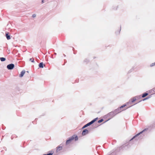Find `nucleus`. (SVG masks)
<instances>
[{
    "instance_id": "nucleus-1",
    "label": "nucleus",
    "mask_w": 155,
    "mask_h": 155,
    "mask_svg": "<svg viewBox=\"0 0 155 155\" xmlns=\"http://www.w3.org/2000/svg\"><path fill=\"white\" fill-rule=\"evenodd\" d=\"M96 119L95 118L93 120H92L91 122H90L87 123L83 127V128H85L86 127L90 125L91 124H93L96 120Z\"/></svg>"
},
{
    "instance_id": "nucleus-2",
    "label": "nucleus",
    "mask_w": 155,
    "mask_h": 155,
    "mask_svg": "<svg viewBox=\"0 0 155 155\" xmlns=\"http://www.w3.org/2000/svg\"><path fill=\"white\" fill-rule=\"evenodd\" d=\"M14 67V65L13 64H11L8 65L7 66V68L9 70H11Z\"/></svg>"
},
{
    "instance_id": "nucleus-3",
    "label": "nucleus",
    "mask_w": 155,
    "mask_h": 155,
    "mask_svg": "<svg viewBox=\"0 0 155 155\" xmlns=\"http://www.w3.org/2000/svg\"><path fill=\"white\" fill-rule=\"evenodd\" d=\"M74 139V136H73L72 137H71L69 139L67 140L66 142V143L67 144H69L71 142V141L73 140Z\"/></svg>"
},
{
    "instance_id": "nucleus-4",
    "label": "nucleus",
    "mask_w": 155,
    "mask_h": 155,
    "mask_svg": "<svg viewBox=\"0 0 155 155\" xmlns=\"http://www.w3.org/2000/svg\"><path fill=\"white\" fill-rule=\"evenodd\" d=\"M88 131L87 130H84L82 132V135L83 136L85 135L88 133Z\"/></svg>"
},
{
    "instance_id": "nucleus-5",
    "label": "nucleus",
    "mask_w": 155,
    "mask_h": 155,
    "mask_svg": "<svg viewBox=\"0 0 155 155\" xmlns=\"http://www.w3.org/2000/svg\"><path fill=\"white\" fill-rule=\"evenodd\" d=\"M146 129H144V130H143L142 131L140 132V133H139L138 134H137L136 135H135L133 138H132L131 140H132L133 138H134L135 137H136V136H137L138 135H139L140 134H142V133H143L144 131H145V130H146Z\"/></svg>"
},
{
    "instance_id": "nucleus-6",
    "label": "nucleus",
    "mask_w": 155,
    "mask_h": 155,
    "mask_svg": "<svg viewBox=\"0 0 155 155\" xmlns=\"http://www.w3.org/2000/svg\"><path fill=\"white\" fill-rule=\"evenodd\" d=\"M137 99H136V97H134V98H133L132 99H131V100L130 101H129V103H130V102H134V101H135Z\"/></svg>"
},
{
    "instance_id": "nucleus-7",
    "label": "nucleus",
    "mask_w": 155,
    "mask_h": 155,
    "mask_svg": "<svg viewBox=\"0 0 155 155\" xmlns=\"http://www.w3.org/2000/svg\"><path fill=\"white\" fill-rule=\"evenodd\" d=\"M25 73V71H22L21 72V74L19 76L21 77H22L23 76Z\"/></svg>"
},
{
    "instance_id": "nucleus-8",
    "label": "nucleus",
    "mask_w": 155,
    "mask_h": 155,
    "mask_svg": "<svg viewBox=\"0 0 155 155\" xmlns=\"http://www.w3.org/2000/svg\"><path fill=\"white\" fill-rule=\"evenodd\" d=\"M6 37L8 40H9L10 39V36L8 35V33H6Z\"/></svg>"
},
{
    "instance_id": "nucleus-9",
    "label": "nucleus",
    "mask_w": 155,
    "mask_h": 155,
    "mask_svg": "<svg viewBox=\"0 0 155 155\" xmlns=\"http://www.w3.org/2000/svg\"><path fill=\"white\" fill-rule=\"evenodd\" d=\"M43 64L42 62L40 63L39 65V66L40 68H43Z\"/></svg>"
},
{
    "instance_id": "nucleus-10",
    "label": "nucleus",
    "mask_w": 155,
    "mask_h": 155,
    "mask_svg": "<svg viewBox=\"0 0 155 155\" xmlns=\"http://www.w3.org/2000/svg\"><path fill=\"white\" fill-rule=\"evenodd\" d=\"M0 59L2 61H3L5 60V58H0Z\"/></svg>"
},
{
    "instance_id": "nucleus-11",
    "label": "nucleus",
    "mask_w": 155,
    "mask_h": 155,
    "mask_svg": "<svg viewBox=\"0 0 155 155\" xmlns=\"http://www.w3.org/2000/svg\"><path fill=\"white\" fill-rule=\"evenodd\" d=\"M34 58H31L29 59V61H31L32 62H34Z\"/></svg>"
},
{
    "instance_id": "nucleus-12",
    "label": "nucleus",
    "mask_w": 155,
    "mask_h": 155,
    "mask_svg": "<svg viewBox=\"0 0 155 155\" xmlns=\"http://www.w3.org/2000/svg\"><path fill=\"white\" fill-rule=\"evenodd\" d=\"M148 95V94L147 93H145L143 94V95L142 96V97H146V96H147Z\"/></svg>"
},
{
    "instance_id": "nucleus-13",
    "label": "nucleus",
    "mask_w": 155,
    "mask_h": 155,
    "mask_svg": "<svg viewBox=\"0 0 155 155\" xmlns=\"http://www.w3.org/2000/svg\"><path fill=\"white\" fill-rule=\"evenodd\" d=\"M62 147H59L57 148V150L58 151H59L60 150H61L62 149Z\"/></svg>"
},
{
    "instance_id": "nucleus-14",
    "label": "nucleus",
    "mask_w": 155,
    "mask_h": 155,
    "mask_svg": "<svg viewBox=\"0 0 155 155\" xmlns=\"http://www.w3.org/2000/svg\"><path fill=\"white\" fill-rule=\"evenodd\" d=\"M74 136V138H75V140L76 141L78 140V137L77 136H76L75 137H74L75 136Z\"/></svg>"
},
{
    "instance_id": "nucleus-15",
    "label": "nucleus",
    "mask_w": 155,
    "mask_h": 155,
    "mask_svg": "<svg viewBox=\"0 0 155 155\" xmlns=\"http://www.w3.org/2000/svg\"><path fill=\"white\" fill-rule=\"evenodd\" d=\"M36 16V15L35 14H33V15H32V17L34 18Z\"/></svg>"
},
{
    "instance_id": "nucleus-16",
    "label": "nucleus",
    "mask_w": 155,
    "mask_h": 155,
    "mask_svg": "<svg viewBox=\"0 0 155 155\" xmlns=\"http://www.w3.org/2000/svg\"><path fill=\"white\" fill-rule=\"evenodd\" d=\"M126 106V105H124L122 106H121L120 107V109H121V108L123 107H124L125 106Z\"/></svg>"
},
{
    "instance_id": "nucleus-17",
    "label": "nucleus",
    "mask_w": 155,
    "mask_h": 155,
    "mask_svg": "<svg viewBox=\"0 0 155 155\" xmlns=\"http://www.w3.org/2000/svg\"><path fill=\"white\" fill-rule=\"evenodd\" d=\"M149 98V97H147L146 98H144L143 100V101H144L147 99H148Z\"/></svg>"
},
{
    "instance_id": "nucleus-18",
    "label": "nucleus",
    "mask_w": 155,
    "mask_h": 155,
    "mask_svg": "<svg viewBox=\"0 0 155 155\" xmlns=\"http://www.w3.org/2000/svg\"><path fill=\"white\" fill-rule=\"evenodd\" d=\"M155 65V62L154 63H152L151 65H150V66H154V65Z\"/></svg>"
},
{
    "instance_id": "nucleus-19",
    "label": "nucleus",
    "mask_w": 155,
    "mask_h": 155,
    "mask_svg": "<svg viewBox=\"0 0 155 155\" xmlns=\"http://www.w3.org/2000/svg\"><path fill=\"white\" fill-rule=\"evenodd\" d=\"M43 155H52V153H50L47 154H44Z\"/></svg>"
},
{
    "instance_id": "nucleus-20",
    "label": "nucleus",
    "mask_w": 155,
    "mask_h": 155,
    "mask_svg": "<svg viewBox=\"0 0 155 155\" xmlns=\"http://www.w3.org/2000/svg\"><path fill=\"white\" fill-rule=\"evenodd\" d=\"M102 121V120H100L98 121L99 122H101Z\"/></svg>"
},
{
    "instance_id": "nucleus-21",
    "label": "nucleus",
    "mask_w": 155,
    "mask_h": 155,
    "mask_svg": "<svg viewBox=\"0 0 155 155\" xmlns=\"http://www.w3.org/2000/svg\"><path fill=\"white\" fill-rule=\"evenodd\" d=\"M42 2L43 3L44 2V0H42Z\"/></svg>"
}]
</instances>
